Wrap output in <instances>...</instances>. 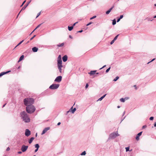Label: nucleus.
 Wrapping results in <instances>:
<instances>
[{
    "instance_id": "obj_1",
    "label": "nucleus",
    "mask_w": 156,
    "mask_h": 156,
    "mask_svg": "<svg viewBox=\"0 0 156 156\" xmlns=\"http://www.w3.org/2000/svg\"><path fill=\"white\" fill-rule=\"evenodd\" d=\"M20 115L21 119L25 122L28 123L30 122V119L25 112L23 111L21 112Z\"/></svg>"
},
{
    "instance_id": "obj_2",
    "label": "nucleus",
    "mask_w": 156,
    "mask_h": 156,
    "mask_svg": "<svg viewBox=\"0 0 156 156\" xmlns=\"http://www.w3.org/2000/svg\"><path fill=\"white\" fill-rule=\"evenodd\" d=\"M34 100L32 98H27L23 100L24 104L26 106L32 105L34 103Z\"/></svg>"
},
{
    "instance_id": "obj_3",
    "label": "nucleus",
    "mask_w": 156,
    "mask_h": 156,
    "mask_svg": "<svg viewBox=\"0 0 156 156\" xmlns=\"http://www.w3.org/2000/svg\"><path fill=\"white\" fill-rule=\"evenodd\" d=\"M26 109L27 112L29 114H32L34 113L36 110L35 107L32 105H28L26 106Z\"/></svg>"
},
{
    "instance_id": "obj_4",
    "label": "nucleus",
    "mask_w": 156,
    "mask_h": 156,
    "mask_svg": "<svg viewBox=\"0 0 156 156\" xmlns=\"http://www.w3.org/2000/svg\"><path fill=\"white\" fill-rule=\"evenodd\" d=\"M119 136V135L117 131L116 132H113L109 135L108 139H114L116 136Z\"/></svg>"
},
{
    "instance_id": "obj_5",
    "label": "nucleus",
    "mask_w": 156,
    "mask_h": 156,
    "mask_svg": "<svg viewBox=\"0 0 156 156\" xmlns=\"http://www.w3.org/2000/svg\"><path fill=\"white\" fill-rule=\"evenodd\" d=\"M59 85L58 84H53L50 86L49 88L51 89L55 90L58 88Z\"/></svg>"
},
{
    "instance_id": "obj_6",
    "label": "nucleus",
    "mask_w": 156,
    "mask_h": 156,
    "mask_svg": "<svg viewBox=\"0 0 156 156\" xmlns=\"http://www.w3.org/2000/svg\"><path fill=\"white\" fill-rule=\"evenodd\" d=\"M28 147L27 146L23 145L22 146L21 150L23 152H25L27 150Z\"/></svg>"
},
{
    "instance_id": "obj_7",
    "label": "nucleus",
    "mask_w": 156,
    "mask_h": 156,
    "mask_svg": "<svg viewBox=\"0 0 156 156\" xmlns=\"http://www.w3.org/2000/svg\"><path fill=\"white\" fill-rule=\"evenodd\" d=\"M62 77L61 76H58L56 77L54 81L55 82H56L58 83L60 82L62 80Z\"/></svg>"
},
{
    "instance_id": "obj_8",
    "label": "nucleus",
    "mask_w": 156,
    "mask_h": 156,
    "mask_svg": "<svg viewBox=\"0 0 156 156\" xmlns=\"http://www.w3.org/2000/svg\"><path fill=\"white\" fill-rule=\"evenodd\" d=\"M25 135L27 136H28L31 134L30 131L28 129H26L25 130Z\"/></svg>"
},
{
    "instance_id": "obj_9",
    "label": "nucleus",
    "mask_w": 156,
    "mask_h": 156,
    "mask_svg": "<svg viewBox=\"0 0 156 156\" xmlns=\"http://www.w3.org/2000/svg\"><path fill=\"white\" fill-rule=\"evenodd\" d=\"M49 129H50L49 127H46L44 129V130H43V131L41 133V135H43V134H45Z\"/></svg>"
},
{
    "instance_id": "obj_10",
    "label": "nucleus",
    "mask_w": 156,
    "mask_h": 156,
    "mask_svg": "<svg viewBox=\"0 0 156 156\" xmlns=\"http://www.w3.org/2000/svg\"><path fill=\"white\" fill-rule=\"evenodd\" d=\"M142 132H140L138 133L136 135V140H138L139 139V137L141 135Z\"/></svg>"
},
{
    "instance_id": "obj_11",
    "label": "nucleus",
    "mask_w": 156,
    "mask_h": 156,
    "mask_svg": "<svg viewBox=\"0 0 156 156\" xmlns=\"http://www.w3.org/2000/svg\"><path fill=\"white\" fill-rule=\"evenodd\" d=\"M62 59H57V65L58 66H62Z\"/></svg>"
},
{
    "instance_id": "obj_12",
    "label": "nucleus",
    "mask_w": 156,
    "mask_h": 156,
    "mask_svg": "<svg viewBox=\"0 0 156 156\" xmlns=\"http://www.w3.org/2000/svg\"><path fill=\"white\" fill-rule=\"evenodd\" d=\"M62 59L63 61V62H66L67 61V59H68L67 56L66 55H65L62 57Z\"/></svg>"
},
{
    "instance_id": "obj_13",
    "label": "nucleus",
    "mask_w": 156,
    "mask_h": 156,
    "mask_svg": "<svg viewBox=\"0 0 156 156\" xmlns=\"http://www.w3.org/2000/svg\"><path fill=\"white\" fill-rule=\"evenodd\" d=\"M31 1L28 2L22 9L21 11L24 10L27 6L29 4L30 2Z\"/></svg>"
},
{
    "instance_id": "obj_14",
    "label": "nucleus",
    "mask_w": 156,
    "mask_h": 156,
    "mask_svg": "<svg viewBox=\"0 0 156 156\" xmlns=\"http://www.w3.org/2000/svg\"><path fill=\"white\" fill-rule=\"evenodd\" d=\"M10 71H8L6 72H3L0 73V77H1L2 76L4 75L5 74H6L7 73H9Z\"/></svg>"
},
{
    "instance_id": "obj_15",
    "label": "nucleus",
    "mask_w": 156,
    "mask_h": 156,
    "mask_svg": "<svg viewBox=\"0 0 156 156\" xmlns=\"http://www.w3.org/2000/svg\"><path fill=\"white\" fill-rule=\"evenodd\" d=\"M38 50V48L36 47H34L32 48V50L34 52H37Z\"/></svg>"
},
{
    "instance_id": "obj_16",
    "label": "nucleus",
    "mask_w": 156,
    "mask_h": 156,
    "mask_svg": "<svg viewBox=\"0 0 156 156\" xmlns=\"http://www.w3.org/2000/svg\"><path fill=\"white\" fill-rule=\"evenodd\" d=\"M114 6H113L111 8L109 9L108 10H107L106 12V14H108L109 13L111 12L112 9L114 8Z\"/></svg>"
},
{
    "instance_id": "obj_17",
    "label": "nucleus",
    "mask_w": 156,
    "mask_h": 156,
    "mask_svg": "<svg viewBox=\"0 0 156 156\" xmlns=\"http://www.w3.org/2000/svg\"><path fill=\"white\" fill-rule=\"evenodd\" d=\"M97 70H91L88 73L90 75H93L96 73Z\"/></svg>"
},
{
    "instance_id": "obj_18",
    "label": "nucleus",
    "mask_w": 156,
    "mask_h": 156,
    "mask_svg": "<svg viewBox=\"0 0 156 156\" xmlns=\"http://www.w3.org/2000/svg\"><path fill=\"white\" fill-rule=\"evenodd\" d=\"M24 58V55H22L18 61V62H20Z\"/></svg>"
},
{
    "instance_id": "obj_19",
    "label": "nucleus",
    "mask_w": 156,
    "mask_h": 156,
    "mask_svg": "<svg viewBox=\"0 0 156 156\" xmlns=\"http://www.w3.org/2000/svg\"><path fill=\"white\" fill-rule=\"evenodd\" d=\"M34 137H31L30 140H29V141H28V142H29V143L30 144L31 143H32V142L34 140Z\"/></svg>"
},
{
    "instance_id": "obj_20",
    "label": "nucleus",
    "mask_w": 156,
    "mask_h": 156,
    "mask_svg": "<svg viewBox=\"0 0 156 156\" xmlns=\"http://www.w3.org/2000/svg\"><path fill=\"white\" fill-rule=\"evenodd\" d=\"M62 66H58V69L59 70V72L60 73H62Z\"/></svg>"
},
{
    "instance_id": "obj_21",
    "label": "nucleus",
    "mask_w": 156,
    "mask_h": 156,
    "mask_svg": "<svg viewBox=\"0 0 156 156\" xmlns=\"http://www.w3.org/2000/svg\"><path fill=\"white\" fill-rule=\"evenodd\" d=\"M73 26H68V29L69 31H71L73 29Z\"/></svg>"
},
{
    "instance_id": "obj_22",
    "label": "nucleus",
    "mask_w": 156,
    "mask_h": 156,
    "mask_svg": "<svg viewBox=\"0 0 156 156\" xmlns=\"http://www.w3.org/2000/svg\"><path fill=\"white\" fill-rule=\"evenodd\" d=\"M146 20H147L148 21H152L153 20V19L152 18H149L148 17H147L146 18Z\"/></svg>"
},
{
    "instance_id": "obj_23",
    "label": "nucleus",
    "mask_w": 156,
    "mask_h": 156,
    "mask_svg": "<svg viewBox=\"0 0 156 156\" xmlns=\"http://www.w3.org/2000/svg\"><path fill=\"white\" fill-rule=\"evenodd\" d=\"M35 147L36 149H38L40 147V146H39V144H36L35 145Z\"/></svg>"
},
{
    "instance_id": "obj_24",
    "label": "nucleus",
    "mask_w": 156,
    "mask_h": 156,
    "mask_svg": "<svg viewBox=\"0 0 156 156\" xmlns=\"http://www.w3.org/2000/svg\"><path fill=\"white\" fill-rule=\"evenodd\" d=\"M64 43H61L60 44H57V46L58 47H62L64 45Z\"/></svg>"
},
{
    "instance_id": "obj_25",
    "label": "nucleus",
    "mask_w": 156,
    "mask_h": 156,
    "mask_svg": "<svg viewBox=\"0 0 156 156\" xmlns=\"http://www.w3.org/2000/svg\"><path fill=\"white\" fill-rule=\"evenodd\" d=\"M116 23V20L115 19H114L112 20V24L113 25H115Z\"/></svg>"
},
{
    "instance_id": "obj_26",
    "label": "nucleus",
    "mask_w": 156,
    "mask_h": 156,
    "mask_svg": "<svg viewBox=\"0 0 156 156\" xmlns=\"http://www.w3.org/2000/svg\"><path fill=\"white\" fill-rule=\"evenodd\" d=\"M76 110V108H74L73 110H71V112L72 113H74L75 111Z\"/></svg>"
},
{
    "instance_id": "obj_27",
    "label": "nucleus",
    "mask_w": 156,
    "mask_h": 156,
    "mask_svg": "<svg viewBox=\"0 0 156 156\" xmlns=\"http://www.w3.org/2000/svg\"><path fill=\"white\" fill-rule=\"evenodd\" d=\"M119 78V77L118 76H117L115 78H114L113 81H116Z\"/></svg>"
},
{
    "instance_id": "obj_28",
    "label": "nucleus",
    "mask_w": 156,
    "mask_h": 156,
    "mask_svg": "<svg viewBox=\"0 0 156 156\" xmlns=\"http://www.w3.org/2000/svg\"><path fill=\"white\" fill-rule=\"evenodd\" d=\"M125 98H121V99H120V101H121L122 102H124L125 101Z\"/></svg>"
},
{
    "instance_id": "obj_29",
    "label": "nucleus",
    "mask_w": 156,
    "mask_h": 156,
    "mask_svg": "<svg viewBox=\"0 0 156 156\" xmlns=\"http://www.w3.org/2000/svg\"><path fill=\"white\" fill-rule=\"evenodd\" d=\"M86 151H84L81 153L80 155H85L86 154Z\"/></svg>"
},
{
    "instance_id": "obj_30",
    "label": "nucleus",
    "mask_w": 156,
    "mask_h": 156,
    "mask_svg": "<svg viewBox=\"0 0 156 156\" xmlns=\"http://www.w3.org/2000/svg\"><path fill=\"white\" fill-rule=\"evenodd\" d=\"M125 149L126 150V151L128 152L129 151V147H125Z\"/></svg>"
},
{
    "instance_id": "obj_31",
    "label": "nucleus",
    "mask_w": 156,
    "mask_h": 156,
    "mask_svg": "<svg viewBox=\"0 0 156 156\" xmlns=\"http://www.w3.org/2000/svg\"><path fill=\"white\" fill-rule=\"evenodd\" d=\"M119 35V34H118L116 36H115V37L113 39V40L115 41L117 39Z\"/></svg>"
},
{
    "instance_id": "obj_32",
    "label": "nucleus",
    "mask_w": 156,
    "mask_h": 156,
    "mask_svg": "<svg viewBox=\"0 0 156 156\" xmlns=\"http://www.w3.org/2000/svg\"><path fill=\"white\" fill-rule=\"evenodd\" d=\"M110 69H111V67H110L109 68H108V69H107L106 71V73H108V72L110 70Z\"/></svg>"
},
{
    "instance_id": "obj_33",
    "label": "nucleus",
    "mask_w": 156,
    "mask_h": 156,
    "mask_svg": "<svg viewBox=\"0 0 156 156\" xmlns=\"http://www.w3.org/2000/svg\"><path fill=\"white\" fill-rule=\"evenodd\" d=\"M103 98L101 96L100 98L98 100H97V101H101L103 99Z\"/></svg>"
},
{
    "instance_id": "obj_34",
    "label": "nucleus",
    "mask_w": 156,
    "mask_h": 156,
    "mask_svg": "<svg viewBox=\"0 0 156 156\" xmlns=\"http://www.w3.org/2000/svg\"><path fill=\"white\" fill-rule=\"evenodd\" d=\"M43 23H41V24H40L38 25L36 27V28L35 29V30H36V29H37V28H39L40 26Z\"/></svg>"
},
{
    "instance_id": "obj_35",
    "label": "nucleus",
    "mask_w": 156,
    "mask_h": 156,
    "mask_svg": "<svg viewBox=\"0 0 156 156\" xmlns=\"http://www.w3.org/2000/svg\"><path fill=\"white\" fill-rule=\"evenodd\" d=\"M96 17V16H93V17H91L90 19V20H92L93 19H94Z\"/></svg>"
},
{
    "instance_id": "obj_36",
    "label": "nucleus",
    "mask_w": 156,
    "mask_h": 156,
    "mask_svg": "<svg viewBox=\"0 0 156 156\" xmlns=\"http://www.w3.org/2000/svg\"><path fill=\"white\" fill-rule=\"evenodd\" d=\"M154 118L153 116H151L150 118L149 119L150 120H153L154 119Z\"/></svg>"
},
{
    "instance_id": "obj_37",
    "label": "nucleus",
    "mask_w": 156,
    "mask_h": 156,
    "mask_svg": "<svg viewBox=\"0 0 156 156\" xmlns=\"http://www.w3.org/2000/svg\"><path fill=\"white\" fill-rule=\"evenodd\" d=\"M88 86H89V85H88V83H87L86 84L85 87V89H87Z\"/></svg>"
},
{
    "instance_id": "obj_38",
    "label": "nucleus",
    "mask_w": 156,
    "mask_h": 156,
    "mask_svg": "<svg viewBox=\"0 0 156 156\" xmlns=\"http://www.w3.org/2000/svg\"><path fill=\"white\" fill-rule=\"evenodd\" d=\"M36 35H34L33 37H32L30 39V41H31L35 37H36Z\"/></svg>"
},
{
    "instance_id": "obj_39",
    "label": "nucleus",
    "mask_w": 156,
    "mask_h": 156,
    "mask_svg": "<svg viewBox=\"0 0 156 156\" xmlns=\"http://www.w3.org/2000/svg\"><path fill=\"white\" fill-rule=\"evenodd\" d=\"M24 41V40H22V41H20L18 44V45H20L23 41Z\"/></svg>"
},
{
    "instance_id": "obj_40",
    "label": "nucleus",
    "mask_w": 156,
    "mask_h": 156,
    "mask_svg": "<svg viewBox=\"0 0 156 156\" xmlns=\"http://www.w3.org/2000/svg\"><path fill=\"white\" fill-rule=\"evenodd\" d=\"M115 41L113 39L111 42H110V44H112L115 42Z\"/></svg>"
},
{
    "instance_id": "obj_41",
    "label": "nucleus",
    "mask_w": 156,
    "mask_h": 156,
    "mask_svg": "<svg viewBox=\"0 0 156 156\" xmlns=\"http://www.w3.org/2000/svg\"><path fill=\"white\" fill-rule=\"evenodd\" d=\"M26 2V0L24 1L23 2L22 4L21 5L20 7L22 6L23 5L25 4V3Z\"/></svg>"
},
{
    "instance_id": "obj_42",
    "label": "nucleus",
    "mask_w": 156,
    "mask_h": 156,
    "mask_svg": "<svg viewBox=\"0 0 156 156\" xmlns=\"http://www.w3.org/2000/svg\"><path fill=\"white\" fill-rule=\"evenodd\" d=\"M57 59H62L61 56V55H59L58 56Z\"/></svg>"
},
{
    "instance_id": "obj_43",
    "label": "nucleus",
    "mask_w": 156,
    "mask_h": 156,
    "mask_svg": "<svg viewBox=\"0 0 156 156\" xmlns=\"http://www.w3.org/2000/svg\"><path fill=\"white\" fill-rule=\"evenodd\" d=\"M155 59V58H154L151 61H150V62H148L147 64H148L149 63H150V62L154 61V60Z\"/></svg>"
},
{
    "instance_id": "obj_44",
    "label": "nucleus",
    "mask_w": 156,
    "mask_h": 156,
    "mask_svg": "<svg viewBox=\"0 0 156 156\" xmlns=\"http://www.w3.org/2000/svg\"><path fill=\"white\" fill-rule=\"evenodd\" d=\"M92 23V22H90L88 23L87 24V26H88L90 25Z\"/></svg>"
},
{
    "instance_id": "obj_45",
    "label": "nucleus",
    "mask_w": 156,
    "mask_h": 156,
    "mask_svg": "<svg viewBox=\"0 0 156 156\" xmlns=\"http://www.w3.org/2000/svg\"><path fill=\"white\" fill-rule=\"evenodd\" d=\"M41 14V12H39V13H38V14H37V16H36V18H37Z\"/></svg>"
},
{
    "instance_id": "obj_46",
    "label": "nucleus",
    "mask_w": 156,
    "mask_h": 156,
    "mask_svg": "<svg viewBox=\"0 0 156 156\" xmlns=\"http://www.w3.org/2000/svg\"><path fill=\"white\" fill-rule=\"evenodd\" d=\"M125 117H126V116H125L123 118H122L121 119V121L120 123H121L123 121V120L125 118Z\"/></svg>"
},
{
    "instance_id": "obj_47",
    "label": "nucleus",
    "mask_w": 156,
    "mask_h": 156,
    "mask_svg": "<svg viewBox=\"0 0 156 156\" xmlns=\"http://www.w3.org/2000/svg\"><path fill=\"white\" fill-rule=\"evenodd\" d=\"M120 20L121 19H120L119 18H117V22H119L120 21Z\"/></svg>"
},
{
    "instance_id": "obj_48",
    "label": "nucleus",
    "mask_w": 156,
    "mask_h": 156,
    "mask_svg": "<svg viewBox=\"0 0 156 156\" xmlns=\"http://www.w3.org/2000/svg\"><path fill=\"white\" fill-rule=\"evenodd\" d=\"M123 17V15H121L120 16L119 18L120 19H122Z\"/></svg>"
},
{
    "instance_id": "obj_49",
    "label": "nucleus",
    "mask_w": 156,
    "mask_h": 156,
    "mask_svg": "<svg viewBox=\"0 0 156 156\" xmlns=\"http://www.w3.org/2000/svg\"><path fill=\"white\" fill-rule=\"evenodd\" d=\"M106 65L104 66H103L102 67H101V68H100V69H100V70H101V69H103V68H105V67H106Z\"/></svg>"
},
{
    "instance_id": "obj_50",
    "label": "nucleus",
    "mask_w": 156,
    "mask_h": 156,
    "mask_svg": "<svg viewBox=\"0 0 156 156\" xmlns=\"http://www.w3.org/2000/svg\"><path fill=\"white\" fill-rule=\"evenodd\" d=\"M70 112V110H69V111H67L66 112V115H67L68 114V113H69V112Z\"/></svg>"
},
{
    "instance_id": "obj_51",
    "label": "nucleus",
    "mask_w": 156,
    "mask_h": 156,
    "mask_svg": "<svg viewBox=\"0 0 156 156\" xmlns=\"http://www.w3.org/2000/svg\"><path fill=\"white\" fill-rule=\"evenodd\" d=\"M147 127V126L146 125H144L142 126V129H144Z\"/></svg>"
},
{
    "instance_id": "obj_52",
    "label": "nucleus",
    "mask_w": 156,
    "mask_h": 156,
    "mask_svg": "<svg viewBox=\"0 0 156 156\" xmlns=\"http://www.w3.org/2000/svg\"><path fill=\"white\" fill-rule=\"evenodd\" d=\"M10 149L9 147H8L6 149V151H9L10 150Z\"/></svg>"
},
{
    "instance_id": "obj_53",
    "label": "nucleus",
    "mask_w": 156,
    "mask_h": 156,
    "mask_svg": "<svg viewBox=\"0 0 156 156\" xmlns=\"http://www.w3.org/2000/svg\"><path fill=\"white\" fill-rule=\"evenodd\" d=\"M22 151H19L18 152V153L19 154H21L22 153Z\"/></svg>"
},
{
    "instance_id": "obj_54",
    "label": "nucleus",
    "mask_w": 156,
    "mask_h": 156,
    "mask_svg": "<svg viewBox=\"0 0 156 156\" xmlns=\"http://www.w3.org/2000/svg\"><path fill=\"white\" fill-rule=\"evenodd\" d=\"M83 30H80V31H77V32L78 33H81L83 32Z\"/></svg>"
},
{
    "instance_id": "obj_55",
    "label": "nucleus",
    "mask_w": 156,
    "mask_h": 156,
    "mask_svg": "<svg viewBox=\"0 0 156 156\" xmlns=\"http://www.w3.org/2000/svg\"><path fill=\"white\" fill-rule=\"evenodd\" d=\"M134 87H135V89L136 90H137V88L136 86V85H134Z\"/></svg>"
},
{
    "instance_id": "obj_56",
    "label": "nucleus",
    "mask_w": 156,
    "mask_h": 156,
    "mask_svg": "<svg viewBox=\"0 0 156 156\" xmlns=\"http://www.w3.org/2000/svg\"><path fill=\"white\" fill-rule=\"evenodd\" d=\"M106 94H104V95H103V96H102V97L103 98L105 97V96H106Z\"/></svg>"
},
{
    "instance_id": "obj_57",
    "label": "nucleus",
    "mask_w": 156,
    "mask_h": 156,
    "mask_svg": "<svg viewBox=\"0 0 156 156\" xmlns=\"http://www.w3.org/2000/svg\"><path fill=\"white\" fill-rule=\"evenodd\" d=\"M106 94H104V95H103V96H102V97L103 98L105 97V96H106Z\"/></svg>"
},
{
    "instance_id": "obj_58",
    "label": "nucleus",
    "mask_w": 156,
    "mask_h": 156,
    "mask_svg": "<svg viewBox=\"0 0 156 156\" xmlns=\"http://www.w3.org/2000/svg\"><path fill=\"white\" fill-rule=\"evenodd\" d=\"M21 11H21H21L19 12V13L17 15V17H16V18H17L18 17V16L20 14V12H21Z\"/></svg>"
},
{
    "instance_id": "obj_59",
    "label": "nucleus",
    "mask_w": 156,
    "mask_h": 156,
    "mask_svg": "<svg viewBox=\"0 0 156 156\" xmlns=\"http://www.w3.org/2000/svg\"><path fill=\"white\" fill-rule=\"evenodd\" d=\"M38 149H36L35 150V151H34V152H37L38 151Z\"/></svg>"
},
{
    "instance_id": "obj_60",
    "label": "nucleus",
    "mask_w": 156,
    "mask_h": 156,
    "mask_svg": "<svg viewBox=\"0 0 156 156\" xmlns=\"http://www.w3.org/2000/svg\"><path fill=\"white\" fill-rule=\"evenodd\" d=\"M73 109V106L71 108H70V110H70V112H71V110Z\"/></svg>"
},
{
    "instance_id": "obj_61",
    "label": "nucleus",
    "mask_w": 156,
    "mask_h": 156,
    "mask_svg": "<svg viewBox=\"0 0 156 156\" xmlns=\"http://www.w3.org/2000/svg\"><path fill=\"white\" fill-rule=\"evenodd\" d=\"M61 124V122H58V123H57V125L58 126H59Z\"/></svg>"
},
{
    "instance_id": "obj_62",
    "label": "nucleus",
    "mask_w": 156,
    "mask_h": 156,
    "mask_svg": "<svg viewBox=\"0 0 156 156\" xmlns=\"http://www.w3.org/2000/svg\"><path fill=\"white\" fill-rule=\"evenodd\" d=\"M69 37L70 38H71V39H72L73 38V37H72L71 36V35H69Z\"/></svg>"
},
{
    "instance_id": "obj_63",
    "label": "nucleus",
    "mask_w": 156,
    "mask_h": 156,
    "mask_svg": "<svg viewBox=\"0 0 156 156\" xmlns=\"http://www.w3.org/2000/svg\"><path fill=\"white\" fill-rule=\"evenodd\" d=\"M154 126L155 127H156V122L154 123Z\"/></svg>"
},
{
    "instance_id": "obj_64",
    "label": "nucleus",
    "mask_w": 156,
    "mask_h": 156,
    "mask_svg": "<svg viewBox=\"0 0 156 156\" xmlns=\"http://www.w3.org/2000/svg\"><path fill=\"white\" fill-rule=\"evenodd\" d=\"M6 103L3 106H2V108H3V107H4L5 106V105H6Z\"/></svg>"
}]
</instances>
